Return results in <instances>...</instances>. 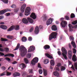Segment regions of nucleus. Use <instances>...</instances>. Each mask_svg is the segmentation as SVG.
Here are the masks:
<instances>
[{
  "label": "nucleus",
  "instance_id": "nucleus-37",
  "mask_svg": "<svg viewBox=\"0 0 77 77\" xmlns=\"http://www.w3.org/2000/svg\"><path fill=\"white\" fill-rule=\"evenodd\" d=\"M2 2H3L4 3H8V0H0Z\"/></svg>",
  "mask_w": 77,
  "mask_h": 77
},
{
  "label": "nucleus",
  "instance_id": "nucleus-21",
  "mask_svg": "<svg viewBox=\"0 0 77 77\" xmlns=\"http://www.w3.org/2000/svg\"><path fill=\"white\" fill-rule=\"evenodd\" d=\"M50 48V46L47 45H46L44 46V48L45 50H47V49H49V48Z\"/></svg>",
  "mask_w": 77,
  "mask_h": 77
},
{
  "label": "nucleus",
  "instance_id": "nucleus-9",
  "mask_svg": "<svg viewBox=\"0 0 77 77\" xmlns=\"http://www.w3.org/2000/svg\"><path fill=\"white\" fill-rule=\"evenodd\" d=\"M35 49V48L34 46H31L28 50V52L29 53H30V52H31V51H33Z\"/></svg>",
  "mask_w": 77,
  "mask_h": 77
},
{
  "label": "nucleus",
  "instance_id": "nucleus-28",
  "mask_svg": "<svg viewBox=\"0 0 77 77\" xmlns=\"http://www.w3.org/2000/svg\"><path fill=\"white\" fill-rule=\"evenodd\" d=\"M24 60L26 64H27V63H28L29 62V60H28V59H27L26 58H24Z\"/></svg>",
  "mask_w": 77,
  "mask_h": 77
},
{
  "label": "nucleus",
  "instance_id": "nucleus-32",
  "mask_svg": "<svg viewBox=\"0 0 77 77\" xmlns=\"http://www.w3.org/2000/svg\"><path fill=\"white\" fill-rule=\"evenodd\" d=\"M65 69H66V68L64 66H62L61 67V71H63L65 70Z\"/></svg>",
  "mask_w": 77,
  "mask_h": 77
},
{
  "label": "nucleus",
  "instance_id": "nucleus-16",
  "mask_svg": "<svg viewBox=\"0 0 77 77\" xmlns=\"http://www.w3.org/2000/svg\"><path fill=\"white\" fill-rule=\"evenodd\" d=\"M72 60L73 62H76L77 60V57L75 55H74L72 57Z\"/></svg>",
  "mask_w": 77,
  "mask_h": 77
},
{
  "label": "nucleus",
  "instance_id": "nucleus-35",
  "mask_svg": "<svg viewBox=\"0 0 77 77\" xmlns=\"http://www.w3.org/2000/svg\"><path fill=\"white\" fill-rule=\"evenodd\" d=\"M49 62V61L48 59L44 61V63L45 64H47Z\"/></svg>",
  "mask_w": 77,
  "mask_h": 77
},
{
  "label": "nucleus",
  "instance_id": "nucleus-8",
  "mask_svg": "<svg viewBox=\"0 0 77 77\" xmlns=\"http://www.w3.org/2000/svg\"><path fill=\"white\" fill-rule=\"evenodd\" d=\"M26 7V5L25 4H24L21 6L20 11L21 12H24V10H25Z\"/></svg>",
  "mask_w": 77,
  "mask_h": 77
},
{
  "label": "nucleus",
  "instance_id": "nucleus-22",
  "mask_svg": "<svg viewBox=\"0 0 77 77\" xmlns=\"http://www.w3.org/2000/svg\"><path fill=\"white\" fill-rule=\"evenodd\" d=\"M20 73L18 72H16L14 73V74H13V76L14 77H17V76H20Z\"/></svg>",
  "mask_w": 77,
  "mask_h": 77
},
{
  "label": "nucleus",
  "instance_id": "nucleus-2",
  "mask_svg": "<svg viewBox=\"0 0 77 77\" xmlns=\"http://www.w3.org/2000/svg\"><path fill=\"white\" fill-rule=\"evenodd\" d=\"M18 30L20 29V26L18 25L14 26L12 25L11 26L8 30V32H11L13 30Z\"/></svg>",
  "mask_w": 77,
  "mask_h": 77
},
{
  "label": "nucleus",
  "instance_id": "nucleus-31",
  "mask_svg": "<svg viewBox=\"0 0 77 77\" xmlns=\"http://www.w3.org/2000/svg\"><path fill=\"white\" fill-rule=\"evenodd\" d=\"M50 63L51 65H54V61L53 60H51L50 61Z\"/></svg>",
  "mask_w": 77,
  "mask_h": 77
},
{
  "label": "nucleus",
  "instance_id": "nucleus-59",
  "mask_svg": "<svg viewBox=\"0 0 77 77\" xmlns=\"http://www.w3.org/2000/svg\"><path fill=\"white\" fill-rule=\"evenodd\" d=\"M45 55L47 57H49V56H50V55L48 53L45 54Z\"/></svg>",
  "mask_w": 77,
  "mask_h": 77
},
{
  "label": "nucleus",
  "instance_id": "nucleus-7",
  "mask_svg": "<svg viewBox=\"0 0 77 77\" xmlns=\"http://www.w3.org/2000/svg\"><path fill=\"white\" fill-rule=\"evenodd\" d=\"M39 59L37 57H35L32 60L31 62V64L33 65H35L36 64V63H37L38 62Z\"/></svg>",
  "mask_w": 77,
  "mask_h": 77
},
{
  "label": "nucleus",
  "instance_id": "nucleus-45",
  "mask_svg": "<svg viewBox=\"0 0 77 77\" xmlns=\"http://www.w3.org/2000/svg\"><path fill=\"white\" fill-rule=\"evenodd\" d=\"M69 39L71 41L72 40V41H73L74 40V37H73V36H70Z\"/></svg>",
  "mask_w": 77,
  "mask_h": 77
},
{
  "label": "nucleus",
  "instance_id": "nucleus-52",
  "mask_svg": "<svg viewBox=\"0 0 77 77\" xmlns=\"http://www.w3.org/2000/svg\"><path fill=\"white\" fill-rule=\"evenodd\" d=\"M5 10V11L6 12H9V11H10V12L11 11V10L9 9H7Z\"/></svg>",
  "mask_w": 77,
  "mask_h": 77
},
{
  "label": "nucleus",
  "instance_id": "nucleus-17",
  "mask_svg": "<svg viewBox=\"0 0 77 77\" xmlns=\"http://www.w3.org/2000/svg\"><path fill=\"white\" fill-rule=\"evenodd\" d=\"M8 56H10L11 57H14V54H5V56H4V57H7Z\"/></svg>",
  "mask_w": 77,
  "mask_h": 77
},
{
  "label": "nucleus",
  "instance_id": "nucleus-43",
  "mask_svg": "<svg viewBox=\"0 0 77 77\" xmlns=\"http://www.w3.org/2000/svg\"><path fill=\"white\" fill-rule=\"evenodd\" d=\"M74 65L75 68V69H76L77 70V63H75Z\"/></svg>",
  "mask_w": 77,
  "mask_h": 77
},
{
  "label": "nucleus",
  "instance_id": "nucleus-63",
  "mask_svg": "<svg viewBox=\"0 0 77 77\" xmlns=\"http://www.w3.org/2000/svg\"><path fill=\"white\" fill-rule=\"evenodd\" d=\"M33 77V75H27L26 77Z\"/></svg>",
  "mask_w": 77,
  "mask_h": 77
},
{
  "label": "nucleus",
  "instance_id": "nucleus-50",
  "mask_svg": "<svg viewBox=\"0 0 77 77\" xmlns=\"http://www.w3.org/2000/svg\"><path fill=\"white\" fill-rule=\"evenodd\" d=\"M73 53L74 54H75L77 51H76V49H75V48H73Z\"/></svg>",
  "mask_w": 77,
  "mask_h": 77
},
{
  "label": "nucleus",
  "instance_id": "nucleus-41",
  "mask_svg": "<svg viewBox=\"0 0 77 77\" xmlns=\"http://www.w3.org/2000/svg\"><path fill=\"white\" fill-rule=\"evenodd\" d=\"M7 38L8 39H12L13 38V36H12L8 35L7 36Z\"/></svg>",
  "mask_w": 77,
  "mask_h": 77
},
{
  "label": "nucleus",
  "instance_id": "nucleus-26",
  "mask_svg": "<svg viewBox=\"0 0 77 77\" xmlns=\"http://www.w3.org/2000/svg\"><path fill=\"white\" fill-rule=\"evenodd\" d=\"M20 43H18L16 46V47L15 48V49L14 50H18L19 49V48H20Z\"/></svg>",
  "mask_w": 77,
  "mask_h": 77
},
{
  "label": "nucleus",
  "instance_id": "nucleus-40",
  "mask_svg": "<svg viewBox=\"0 0 77 77\" xmlns=\"http://www.w3.org/2000/svg\"><path fill=\"white\" fill-rule=\"evenodd\" d=\"M11 7L12 8H16L17 6L13 4L11 6Z\"/></svg>",
  "mask_w": 77,
  "mask_h": 77
},
{
  "label": "nucleus",
  "instance_id": "nucleus-19",
  "mask_svg": "<svg viewBox=\"0 0 77 77\" xmlns=\"http://www.w3.org/2000/svg\"><path fill=\"white\" fill-rule=\"evenodd\" d=\"M22 22L25 24H27V23H29V22H28L27 19L25 18H23L22 19Z\"/></svg>",
  "mask_w": 77,
  "mask_h": 77
},
{
  "label": "nucleus",
  "instance_id": "nucleus-30",
  "mask_svg": "<svg viewBox=\"0 0 77 77\" xmlns=\"http://www.w3.org/2000/svg\"><path fill=\"white\" fill-rule=\"evenodd\" d=\"M19 66H20L22 67V68H22V69H23V68H26V65L24 63H22L21 64H20V65H19Z\"/></svg>",
  "mask_w": 77,
  "mask_h": 77
},
{
  "label": "nucleus",
  "instance_id": "nucleus-46",
  "mask_svg": "<svg viewBox=\"0 0 77 77\" xmlns=\"http://www.w3.org/2000/svg\"><path fill=\"white\" fill-rule=\"evenodd\" d=\"M18 11H19V8H18L14 10V11L15 12H18Z\"/></svg>",
  "mask_w": 77,
  "mask_h": 77
},
{
  "label": "nucleus",
  "instance_id": "nucleus-29",
  "mask_svg": "<svg viewBox=\"0 0 77 77\" xmlns=\"http://www.w3.org/2000/svg\"><path fill=\"white\" fill-rule=\"evenodd\" d=\"M22 42H26L27 41V38L25 37H23L22 38Z\"/></svg>",
  "mask_w": 77,
  "mask_h": 77
},
{
  "label": "nucleus",
  "instance_id": "nucleus-62",
  "mask_svg": "<svg viewBox=\"0 0 77 77\" xmlns=\"http://www.w3.org/2000/svg\"><path fill=\"white\" fill-rule=\"evenodd\" d=\"M61 66V63H59L57 64V66Z\"/></svg>",
  "mask_w": 77,
  "mask_h": 77
},
{
  "label": "nucleus",
  "instance_id": "nucleus-60",
  "mask_svg": "<svg viewBox=\"0 0 77 77\" xmlns=\"http://www.w3.org/2000/svg\"><path fill=\"white\" fill-rule=\"evenodd\" d=\"M5 55V54L2 52H0V56H4Z\"/></svg>",
  "mask_w": 77,
  "mask_h": 77
},
{
  "label": "nucleus",
  "instance_id": "nucleus-4",
  "mask_svg": "<svg viewBox=\"0 0 77 77\" xmlns=\"http://www.w3.org/2000/svg\"><path fill=\"white\" fill-rule=\"evenodd\" d=\"M61 51L63 52V53H62V54L63 56L64 57V59H67V57H66V55L65 54H67V51H66V50L65 48L62 47L61 48Z\"/></svg>",
  "mask_w": 77,
  "mask_h": 77
},
{
  "label": "nucleus",
  "instance_id": "nucleus-58",
  "mask_svg": "<svg viewBox=\"0 0 77 77\" xmlns=\"http://www.w3.org/2000/svg\"><path fill=\"white\" fill-rule=\"evenodd\" d=\"M71 44L72 45H74L75 44V42H74L73 41H72L71 42Z\"/></svg>",
  "mask_w": 77,
  "mask_h": 77
},
{
  "label": "nucleus",
  "instance_id": "nucleus-23",
  "mask_svg": "<svg viewBox=\"0 0 77 77\" xmlns=\"http://www.w3.org/2000/svg\"><path fill=\"white\" fill-rule=\"evenodd\" d=\"M54 75H55V76H56V77H59V72L57 71L54 72Z\"/></svg>",
  "mask_w": 77,
  "mask_h": 77
},
{
  "label": "nucleus",
  "instance_id": "nucleus-24",
  "mask_svg": "<svg viewBox=\"0 0 77 77\" xmlns=\"http://www.w3.org/2000/svg\"><path fill=\"white\" fill-rule=\"evenodd\" d=\"M43 72L45 76H46L47 75V70L45 69H43Z\"/></svg>",
  "mask_w": 77,
  "mask_h": 77
},
{
  "label": "nucleus",
  "instance_id": "nucleus-56",
  "mask_svg": "<svg viewBox=\"0 0 77 77\" xmlns=\"http://www.w3.org/2000/svg\"><path fill=\"white\" fill-rule=\"evenodd\" d=\"M2 70L3 71H5L6 69V67L5 66H3L2 68Z\"/></svg>",
  "mask_w": 77,
  "mask_h": 77
},
{
  "label": "nucleus",
  "instance_id": "nucleus-33",
  "mask_svg": "<svg viewBox=\"0 0 77 77\" xmlns=\"http://www.w3.org/2000/svg\"><path fill=\"white\" fill-rule=\"evenodd\" d=\"M1 41H8V39L3 38H1Z\"/></svg>",
  "mask_w": 77,
  "mask_h": 77
},
{
  "label": "nucleus",
  "instance_id": "nucleus-64",
  "mask_svg": "<svg viewBox=\"0 0 77 77\" xmlns=\"http://www.w3.org/2000/svg\"><path fill=\"white\" fill-rule=\"evenodd\" d=\"M19 16H20V17H22L23 16V13H20Z\"/></svg>",
  "mask_w": 77,
  "mask_h": 77
},
{
  "label": "nucleus",
  "instance_id": "nucleus-12",
  "mask_svg": "<svg viewBox=\"0 0 77 77\" xmlns=\"http://www.w3.org/2000/svg\"><path fill=\"white\" fill-rule=\"evenodd\" d=\"M39 28L38 26H36L35 31H34V33L35 34H38L39 33Z\"/></svg>",
  "mask_w": 77,
  "mask_h": 77
},
{
  "label": "nucleus",
  "instance_id": "nucleus-6",
  "mask_svg": "<svg viewBox=\"0 0 77 77\" xmlns=\"http://www.w3.org/2000/svg\"><path fill=\"white\" fill-rule=\"evenodd\" d=\"M30 11H31V10H30V7H28L26 8V9L25 12V15L28 16L29 15H30Z\"/></svg>",
  "mask_w": 77,
  "mask_h": 77
},
{
  "label": "nucleus",
  "instance_id": "nucleus-18",
  "mask_svg": "<svg viewBox=\"0 0 77 77\" xmlns=\"http://www.w3.org/2000/svg\"><path fill=\"white\" fill-rule=\"evenodd\" d=\"M51 29L52 30L56 31V30H57V27H56V26L54 25L52 26Z\"/></svg>",
  "mask_w": 77,
  "mask_h": 77
},
{
  "label": "nucleus",
  "instance_id": "nucleus-42",
  "mask_svg": "<svg viewBox=\"0 0 77 77\" xmlns=\"http://www.w3.org/2000/svg\"><path fill=\"white\" fill-rule=\"evenodd\" d=\"M6 74H7V75L9 76V75H11V73L9 72H8L7 71H6Z\"/></svg>",
  "mask_w": 77,
  "mask_h": 77
},
{
  "label": "nucleus",
  "instance_id": "nucleus-48",
  "mask_svg": "<svg viewBox=\"0 0 77 77\" xmlns=\"http://www.w3.org/2000/svg\"><path fill=\"white\" fill-rule=\"evenodd\" d=\"M28 41H32V38L31 37H29L28 38Z\"/></svg>",
  "mask_w": 77,
  "mask_h": 77
},
{
  "label": "nucleus",
  "instance_id": "nucleus-61",
  "mask_svg": "<svg viewBox=\"0 0 77 77\" xmlns=\"http://www.w3.org/2000/svg\"><path fill=\"white\" fill-rule=\"evenodd\" d=\"M12 64L13 65H14V64H16V63H17V62L16 61H14L12 63Z\"/></svg>",
  "mask_w": 77,
  "mask_h": 77
},
{
  "label": "nucleus",
  "instance_id": "nucleus-57",
  "mask_svg": "<svg viewBox=\"0 0 77 77\" xmlns=\"http://www.w3.org/2000/svg\"><path fill=\"white\" fill-rule=\"evenodd\" d=\"M26 73H23L22 74V76L23 77H26Z\"/></svg>",
  "mask_w": 77,
  "mask_h": 77
},
{
  "label": "nucleus",
  "instance_id": "nucleus-20",
  "mask_svg": "<svg viewBox=\"0 0 77 77\" xmlns=\"http://www.w3.org/2000/svg\"><path fill=\"white\" fill-rule=\"evenodd\" d=\"M27 19L28 20L29 22L30 23H33V19H32L31 18H30V17H28Z\"/></svg>",
  "mask_w": 77,
  "mask_h": 77
},
{
  "label": "nucleus",
  "instance_id": "nucleus-53",
  "mask_svg": "<svg viewBox=\"0 0 77 77\" xmlns=\"http://www.w3.org/2000/svg\"><path fill=\"white\" fill-rule=\"evenodd\" d=\"M5 60H8V62H9L11 60V59L8 57H7L5 58Z\"/></svg>",
  "mask_w": 77,
  "mask_h": 77
},
{
  "label": "nucleus",
  "instance_id": "nucleus-51",
  "mask_svg": "<svg viewBox=\"0 0 77 77\" xmlns=\"http://www.w3.org/2000/svg\"><path fill=\"white\" fill-rule=\"evenodd\" d=\"M33 30V27H31L29 30V32H32Z\"/></svg>",
  "mask_w": 77,
  "mask_h": 77
},
{
  "label": "nucleus",
  "instance_id": "nucleus-47",
  "mask_svg": "<svg viewBox=\"0 0 77 77\" xmlns=\"http://www.w3.org/2000/svg\"><path fill=\"white\" fill-rule=\"evenodd\" d=\"M38 72L40 74H41L42 73V70L41 69H39Z\"/></svg>",
  "mask_w": 77,
  "mask_h": 77
},
{
  "label": "nucleus",
  "instance_id": "nucleus-5",
  "mask_svg": "<svg viewBox=\"0 0 77 77\" xmlns=\"http://www.w3.org/2000/svg\"><path fill=\"white\" fill-rule=\"evenodd\" d=\"M64 20V18L62 17L60 19V20L62 21L61 23V26L63 27H65L66 26V25L67 24V22Z\"/></svg>",
  "mask_w": 77,
  "mask_h": 77
},
{
  "label": "nucleus",
  "instance_id": "nucleus-11",
  "mask_svg": "<svg viewBox=\"0 0 77 77\" xmlns=\"http://www.w3.org/2000/svg\"><path fill=\"white\" fill-rule=\"evenodd\" d=\"M30 17L33 18L34 20H35L36 18V14H35L32 12L31 15H30Z\"/></svg>",
  "mask_w": 77,
  "mask_h": 77
},
{
  "label": "nucleus",
  "instance_id": "nucleus-10",
  "mask_svg": "<svg viewBox=\"0 0 77 77\" xmlns=\"http://www.w3.org/2000/svg\"><path fill=\"white\" fill-rule=\"evenodd\" d=\"M52 22H53V19L51 18L49 19L46 22V24L47 25V26H48V25L51 24L52 23Z\"/></svg>",
  "mask_w": 77,
  "mask_h": 77
},
{
  "label": "nucleus",
  "instance_id": "nucleus-36",
  "mask_svg": "<svg viewBox=\"0 0 77 77\" xmlns=\"http://www.w3.org/2000/svg\"><path fill=\"white\" fill-rule=\"evenodd\" d=\"M0 76H3V75H5L6 74V72H3V73L0 74Z\"/></svg>",
  "mask_w": 77,
  "mask_h": 77
},
{
  "label": "nucleus",
  "instance_id": "nucleus-14",
  "mask_svg": "<svg viewBox=\"0 0 77 77\" xmlns=\"http://www.w3.org/2000/svg\"><path fill=\"white\" fill-rule=\"evenodd\" d=\"M43 20L44 21H46L47 20L48 17L47 16V14H44L43 15Z\"/></svg>",
  "mask_w": 77,
  "mask_h": 77
},
{
  "label": "nucleus",
  "instance_id": "nucleus-25",
  "mask_svg": "<svg viewBox=\"0 0 77 77\" xmlns=\"http://www.w3.org/2000/svg\"><path fill=\"white\" fill-rule=\"evenodd\" d=\"M5 13H6V11L5 10H3L0 11V15H3Z\"/></svg>",
  "mask_w": 77,
  "mask_h": 77
},
{
  "label": "nucleus",
  "instance_id": "nucleus-3",
  "mask_svg": "<svg viewBox=\"0 0 77 77\" xmlns=\"http://www.w3.org/2000/svg\"><path fill=\"white\" fill-rule=\"evenodd\" d=\"M57 35V32H52L51 34V35L49 36V41H51L52 39L56 38Z\"/></svg>",
  "mask_w": 77,
  "mask_h": 77
},
{
  "label": "nucleus",
  "instance_id": "nucleus-1",
  "mask_svg": "<svg viewBox=\"0 0 77 77\" xmlns=\"http://www.w3.org/2000/svg\"><path fill=\"white\" fill-rule=\"evenodd\" d=\"M19 50L20 51V55L22 57H24L25 56L27 53V49L23 45L21 46Z\"/></svg>",
  "mask_w": 77,
  "mask_h": 77
},
{
  "label": "nucleus",
  "instance_id": "nucleus-44",
  "mask_svg": "<svg viewBox=\"0 0 77 77\" xmlns=\"http://www.w3.org/2000/svg\"><path fill=\"white\" fill-rule=\"evenodd\" d=\"M77 23V20H75L72 23V24L74 25Z\"/></svg>",
  "mask_w": 77,
  "mask_h": 77
},
{
  "label": "nucleus",
  "instance_id": "nucleus-15",
  "mask_svg": "<svg viewBox=\"0 0 77 77\" xmlns=\"http://www.w3.org/2000/svg\"><path fill=\"white\" fill-rule=\"evenodd\" d=\"M0 27L4 30H5V29H8L7 26L4 25H1L0 26Z\"/></svg>",
  "mask_w": 77,
  "mask_h": 77
},
{
  "label": "nucleus",
  "instance_id": "nucleus-55",
  "mask_svg": "<svg viewBox=\"0 0 77 77\" xmlns=\"http://www.w3.org/2000/svg\"><path fill=\"white\" fill-rule=\"evenodd\" d=\"M65 18L66 20H69V17L66 16L65 17Z\"/></svg>",
  "mask_w": 77,
  "mask_h": 77
},
{
  "label": "nucleus",
  "instance_id": "nucleus-49",
  "mask_svg": "<svg viewBox=\"0 0 77 77\" xmlns=\"http://www.w3.org/2000/svg\"><path fill=\"white\" fill-rule=\"evenodd\" d=\"M68 26L70 29H72V28H73V27H72V25L70 24H69Z\"/></svg>",
  "mask_w": 77,
  "mask_h": 77
},
{
  "label": "nucleus",
  "instance_id": "nucleus-13",
  "mask_svg": "<svg viewBox=\"0 0 77 77\" xmlns=\"http://www.w3.org/2000/svg\"><path fill=\"white\" fill-rule=\"evenodd\" d=\"M68 54L69 55V58L70 59H71V57H72V51H71V50H69L68 51Z\"/></svg>",
  "mask_w": 77,
  "mask_h": 77
},
{
  "label": "nucleus",
  "instance_id": "nucleus-38",
  "mask_svg": "<svg viewBox=\"0 0 77 77\" xmlns=\"http://www.w3.org/2000/svg\"><path fill=\"white\" fill-rule=\"evenodd\" d=\"M27 56L28 58H30V57H31L32 54H28L27 55Z\"/></svg>",
  "mask_w": 77,
  "mask_h": 77
},
{
  "label": "nucleus",
  "instance_id": "nucleus-34",
  "mask_svg": "<svg viewBox=\"0 0 77 77\" xmlns=\"http://www.w3.org/2000/svg\"><path fill=\"white\" fill-rule=\"evenodd\" d=\"M70 18H75V14L73 13L71 14L70 15Z\"/></svg>",
  "mask_w": 77,
  "mask_h": 77
},
{
  "label": "nucleus",
  "instance_id": "nucleus-27",
  "mask_svg": "<svg viewBox=\"0 0 77 77\" xmlns=\"http://www.w3.org/2000/svg\"><path fill=\"white\" fill-rule=\"evenodd\" d=\"M4 51L6 52H8L9 51V49L8 47L5 48H4Z\"/></svg>",
  "mask_w": 77,
  "mask_h": 77
},
{
  "label": "nucleus",
  "instance_id": "nucleus-54",
  "mask_svg": "<svg viewBox=\"0 0 77 77\" xmlns=\"http://www.w3.org/2000/svg\"><path fill=\"white\" fill-rule=\"evenodd\" d=\"M70 68H72L73 71H75V69L74 68V66H73V65H72V67Z\"/></svg>",
  "mask_w": 77,
  "mask_h": 77
},
{
  "label": "nucleus",
  "instance_id": "nucleus-39",
  "mask_svg": "<svg viewBox=\"0 0 77 77\" xmlns=\"http://www.w3.org/2000/svg\"><path fill=\"white\" fill-rule=\"evenodd\" d=\"M28 72H29V74H31V73H32V72H33V69H29L28 70Z\"/></svg>",
  "mask_w": 77,
  "mask_h": 77
}]
</instances>
